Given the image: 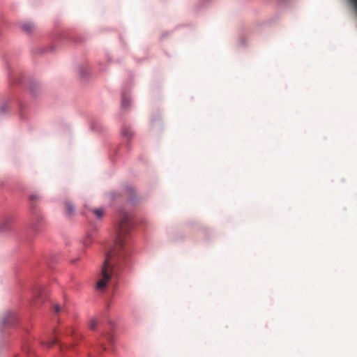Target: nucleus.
Listing matches in <instances>:
<instances>
[{
	"mask_svg": "<svg viewBox=\"0 0 357 357\" xmlns=\"http://www.w3.org/2000/svg\"><path fill=\"white\" fill-rule=\"evenodd\" d=\"M107 340L110 342H112L113 341V337L111 335H109L107 337Z\"/></svg>",
	"mask_w": 357,
	"mask_h": 357,
	"instance_id": "obj_13",
	"label": "nucleus"
},
{
	"mask_svg": "<svg viewBox=\"0 0 357 357\" xmlns=\"http://www.w3.org/2000/svg\"><path fill=\"white\" fill-rule=\"evenodd\" d=\"M114 231V246L105 257L101 278L96 282V289L100 291L104 290L112 277L119 274L129 255L128 242L131 233L130 225H116Z\"/></svg>",
	"mask_w": 357,
	"mask_h": 357,
	"instance_id": "obj_1",
	"label": "nucleus"
},
{
	"mask_svg": "<svg viewBox=\"0 0 357 357\" xmlns=\"http://www.w3.org/2000/svg\"><path fill=\"white\" fill-rule=\"evenodd\" d=\"M66 213L71 215L74 213L75 206L70 201H66L64 203Z\"/></svg>",
	"mask_w": 357,
	"mask_h": 357,
	"instance_id": "obj_4",
	"label": "nucleus"
},
{
	"mask_svg": "<svg viewBox=\"0 0 357 357\" xmlns=\"http://www.w3.org/2000/svg\"><path fill=\"white\" fill-rule=\"evenodd\" d=\"M35 27H36L35 24L30 22H24L22 25V28L23 31H24L26 33L32 32L35 29Z\"/></svg>",
	"mask_w": 357,
	"mask_h": 357,
	"instance_id": "obj_5",
	"label": "nucleus"
},
{
	"mask_svg": "<svg viewBox=\"0 0 357 357\" xmlns=\"http://www.w3.org/2000/svg\"><path fill=\"white\" fill-rule=\"evenodd\" d=\"M54 310H55V312H56V313L59 312H60V310H61L59 305H54Z\"/></svg>",
	"mask_w": 357,
	"mask_h": 357,
	"instance_id": "obj_12",
	"label": "nucleus"
},
{
	"mask_svg": "<svg viewBox=\"0 0 357 357\" xmlns=\"http://www.w3.org/2000/svg\"><path fill=\"white\" fill-rule=\"evenodd\" d=\"M40 199V196L38 195H36V194L32 195L30 197V199L31 201H35V200H37V199Z\"/></svg>",
	"mask_w": 357,
	"mask_h": 357,
	"instance_id": "obj_11",
	"label": "nucleus"
},
{
	"mask_svg": "<svg viewBox=\"0 0 357 357\" xmlns=\"http://www.w3.org/2000/svg\"><path fill=\"white\" fill-rule=\"evenodd\" d=\"M130 103V98L128 96H123L121 100V106L123 108H126Z\"/></svg>",
	"mask_w": 357,
	"mask_h": 357,
	"instance_id": "obj_9",
	"label": "nucleus"
},
{
	"mask_svg": "<svg viewBox=\"0 0 357 357\" xmlns=\"http://www.w3.org/2000/svg\"><path fill=\"white\" fill-rule=\"evenodd\" d=\"M122 135L127 138L130 139L133 135V132L132 131L131 128L128 126H124L122 128Z\"/></svg>",
	"mask_w": 357,
	"mask_h": 357,
	"instance_id": "obj_6",
	"label": "nucleus"
},
{
	"mask_svg": "<svg viewBox=\"0 0 357 357\" xmlns=\"http://www.w3.org/2000/svg\"><path fill=\"white\" fill-rule=\"evenodd\" d=\"M98 321L96 318L93 317L90 320L89 328L91 330L94 331L97 327Z\"/></svg>",
	"mask_w": 357,
	"mask_h": 357,
	"instance_id": "obj_8",
	"label": "nucleus"
},
{
	"mask_svg": "<svg viewBox=\"0 0 357 357\" xmlns=\"http://www.w3.org/2000/svg\"><path fill=\"white\" fill-rule=\"evenodd\" d=\"M92 213L98 219H100L104 215V210L102 208H96L92 210Z\"/></svg>",
	"mask_w": 357,
	"mask_h": 357,
	"instance_id": "obj_7",
	"label": "nucleus"
},
{
	"mask_svg": "<svg viewBox=\"0 0 357 357\" xmlns=\"http://www.w3.org/2000/svg\"><path fill=\"white\" fill-rule=\"evenodd\" d=\"M87 243H88V241H87V240H86V241H85V242H84V244L86 245H87Z\"/></svg>",
	"mask_w": 357,
	"mask_h": 357,
	"instance_id": "obj_14",
	"label": "nucleus"
},
{
	"mask_svg": "<svg viewBox=\"0 0 357 357\" xmlns=\"http://www.w3.org/2000/svg\"><path fill=\"white\" fill-rule=\"evenodd\" d=\"M56 342V339L54 337H50L49 335H45L43 337L41 340V344L43 347L47 348L51 347Z\"/></svg>",
	"mask_w": 357,
	"mask_h": 357,
	"instance_id": "obj_3",
	"label": "nucleus"
},
{
	"mask_svg": "<svg viewBox=\"0 0 357 357\" xmlns=\"http://www.w3.org/2000/svg\"><path fill=\"white\" fill-rule=\"evenodd\" d=\"M120 215L124 219L125 221H128L131 219L132 215L128 212L121 211Z\"/></svg>",
	"mask_w": 357,
	"mask_h": 357,
	"instance_id": "obj_10",
	"label": "nucleus"
},
{
	"mask_svg": "<svg viewBox=\"0 0 357 357\" xmlns=\"http://www.w3.org/2000/svg\"><path fill=\"white\" fill-rule=\"evenodd\" d=\"M2 321L3 324L13 325L15 321H17V317L15 314L9 312L5 314Z\"/></svg>",
	"mask_w": 357,
	"mask_h": 357,
	"instance_id": "obj_2",
	"label": "nucleus"
}]
</instances>
